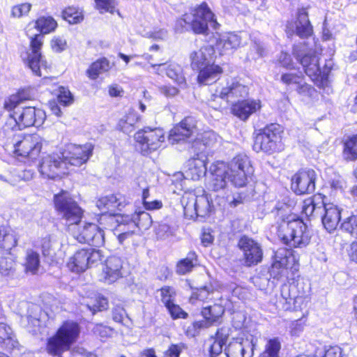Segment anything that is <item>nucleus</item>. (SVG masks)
<instances>
[{"label": "nucleus", "mask_w": 357, "mask_h": 357, "mask_svg": "<svg viewBox=\"0 0 357 357\" xmlns=\"http://www.w3.org/2000/svg\"><path fill=\"white\" fill-rule=\"evenodd\" d=\"M126 204L125 197L120 194L100 197L96 203L97 207L102 213L99 220L100 225H102V221L107 218L113 220L114 217L117 215L116 211H121Z\"/></svg>", "instance_id": "obj_15"}, {"label": "nucleus", "mask_w": 357, "mask_h": 357, "mask_svg": "<svg viewBox=\"0 0 357 357\" xmlns=\"http://www.w3.org/2000/svg\"><path fill=\"white\" fill-rule=\"evenodd\" d=\"M241 44V37L233 33L222 36L216 42L215 49L220 55L231 54Z\"/></svg>", "instance_id": "obj_29"}, {"label": "nucleus", "mask_w": 357, "mask_h": 357, "mask_svg": "<svg viewBox=\"0 0 357 357\" xmlns=\"http://www.w3.org/2000/svg\"><path fill=\"white\" fill-rule=\"evenodd\" d=\"M87 307L94 313L96 311H101L106 310L108 307V302L107 298L97 296L96 297V302L86 303Z\"/></svg>", "instance_id": "obj_52"}, {"label": "nucleus", "mask_w": 357, "mask_h": 357, "mask_svg": "<svg viewBox=\"0 0 357 357\" xmlns=\"http://www.w3.org/2000/svg\"><path fill=\"white\" fill-rule=\"evenodd\" d=\"M302 79L303 78L301 76L291 73L283 74L281 77L282 82L288 86H291L294 89Z\"/></svg>", "instance_id": "obj_57"}, {"label": "nucleus", "mask_w": 357, "mask_h": 357, "mask_svg": "<svg viewBox=\"0 0 357 357\" xmlns=\"http://www.w3.org/2000/svg\"><path fill=\"white\" fill-rule=\"evenodd\" d=\"M109 68L110 64L109 61L105 58L100 59L90 66L87 70V75L91 79H95L100 74L108 71Z\"/></svg>", "instance_id": "obj_40"}, {"label": "nucleus", "mask_w": 357, "mask_h": 357, "mask_svg": "<svg viewBox=\"0 0 357 357\" xmlns=\"http://www.w3.org/2000/svg\"><path fill=\"white\" fill-rule=\"evenodd\" d=\"M197 255L195 252H190L185 259L180 260L176 265V273L179 275H185L190 272L197 264Z\"/></svg>", "instance_id": "obj_38"}, {"label": "nucleus", "mask_w": 357, "mask_h": 357, "mask_svg": "<svg viewBox=\"0 0 357 357\" xmlns=\"http://www.w3.org/2000/svg\"><path fill=\"white\" fill-rule=\"evenodd\" d=\"M305 322L302 319L291 321L289 324V333L291 336H299L304 330Z\"/></svg>", "instance_id": "obj_60"}, {"label": "nucleus", "mask_w": 357, "mask_h": 357, "mask_svg": "<svg viewBox=\"0 0 357 357\" xmlns=\"http://www.w3.org/2000/svg\"><path fill=\"white\" fill-rule=\"evenodd\" d=\"M293 53L303 66L305 73L315 83H322L327 79L329 69L324 68L321 70L319 61V56L315 52L298 50V46L294 47Z\"/></svg>", "instance_id": "obj_9"}, {"label": "nucleus", "mask_w": 357, "mask_h": 357, "mask_svg": "<svg viewBox=\"0 0 357 357\" xmlns=\"http://www.w3.org/2000/svg\"><path fill=\"white\" fill-rule=\"evenodd\" d=\"M197 70H199L197 82L202 85L211 84L216 82L223 73L222 68L213 63L201 67Z\"/></svg>", "instance_id": "obj_30"}, {"label": "nucleus", "mask_w": 357, "mask_h": 357, "mask_svg": "<svg viewBox=\"0 0 357 357\" xmlns=\"http://www.w3.org/2000/svg\"><path fill=\"white\" fill-rule=\"evenodd\" d=\"M31 5L29 3L16 5L12 8V15L15 17H22L30 11Z\"/></svg>", "instance_id": "obj_61"}, {"label": "nucleus", "mask_w": 357, "mask_h": 357, "mask_svg": "<svg viewBox=\"0 0 357 357\" xmlns=\"http://www.w3.org/2000/svg\"><path fill=\"white\" fill-rule=\"evenodd\" d=\"M146 36L155 40H164L167 38L168 33L167 30L157 28L148 31Z\"/></svg>", "instance_id": "obj_63"}, {"label": "nucleus", "mask_w": 357, "mask_h": 357, "mask_svg": "<svg viewBox=\"0 0 357 357\" xmlns=\"http://www.w3.org/2000/svg\"><path fill=\"white\" fill-rule=\"evenodd\" d=\"M196 130L195 119L191 116L185 117L170 130L169 141L172 144L185 141L192 136Z\"/></svg>", "instance_id": "obj_19"}, {"label": "nucleus", "mask_w": 357, "mask_h": 357, "mask_svg": "<svg viewBox=\"0 0 357 357\" xmlns=\"http://www.w3.org/2000/svg\"><path fill=\"white\" fill-rule=\"evenodd\" d=\"M187 25L197 34H206L209 26L214 29L219 26L214 14L206 3L191 9L176 22L177 29L181 27V31Z\"/></svg>", "instance_id": "obj_6"}, {"label": "nucleus", "mask_w": 357, "mask_h": 357, "mask_svg": "<svg viewBox=\"0 0 357 357\" xmlns=\"http://www.w3.org/2000/svg\"><path fill=\"white\" fill-rule=\"evenodd\" d=\"M225 354L227 357H252L253 347L248 341L234 340L225 349Z\"/></svg>", "instance_id": "obj_31"}, {"label": "nucleus", "mask_w": 357, "mask_h": 357, "mask_svg": "<svg viewBox=\"0 0 357 357\" xmlns=\"http://www.w3.org/2000/svg\"><path fill=\"white\" fill-rule=\"evenodd\" d=\"M123 261L117 256L109 257L102 266L101 278L109 284L123 277Z\"/></svg>", "instance_id": "obj_20"}, {"label": "nucleus", "mask_w": 357, "mask_h": 357, "mask_svg": "<svg viewBox=\"0 0 357 357\" xmlns=\"http://www.w3.org/2000/svg\"><path fill=\"white\" fill-rule=\"evenodd\" d=\"M215 49L211 45H206L197 51L190 53V59L192 69L197 70L213 62L215 58Z\"/></svg>", "instance_id": "obj_26"}, {"label": "nucleus", "mask_w": 357, "mask_h": 357, "mask_svg": "<svg viewBox=\"0 0 357 357\" xmlns=\"http://www.w3.org/2000/svg\"><path fill=\"white\" fill-rule=\"evenodd\" d=\"M56 22L51 17H42L36 22L29 23L26 28V35L31 39V52L28 55L27 63L29 68L38 76H45L47 62L43 59L40 52L43 45L42 34L49 33L56 28Z\"/></svg>", "instance_id": "obj_4"}, {"label": "nucleus", "mask_w": 357, "mask_h": 357, "mask_svg": "<svg viewBox=\"0 0 357 357\" xmlns=\"http://www.w3.org/2000/svg\"><path fill=\"white\" fill-rule=\"evenodd\" d=\"M293 205L294 202H279L275 206L276 218L280 220L278 236L286 245L303 248L309 244L311 234L307 225L292 213Z\"/></svg>", "instance_id": "obj_3"}, {"label": "nucleus", "mask_w": 357, "mask_h": 357, "mask_svg": "<svg viewBox=\"0 0 357 357\" xmlns=\"http://www.w3.org/2000/svg\"><path fill=\"white\" fill-rule=\"evenodd\" d=\"M224 307L221 305L215 304L212 306L205 307L202 311V316L206 321L208 326L218 321L224 313Z\"/></svg>", "instance_id": "obj_36"}, {"label": "nucleus", "mask_w": 357, "mask_h": 357, "mask_svg": "<svg viewBox=\"0 0 357 357\" xmlns=\"http://www.w3.org/2000/svg\"><path fill=\"white\" fill-rule=\"evenodd\" d=\"M195 153L197 157L188 160V169L185 171L186 177L195 181L199 180L206 172V155Z\"/></svg>", "instance_id": "obj_28"}, {"label": "nucleus", "mask_w": 357, "mask_h": 357, "mask_svg": "<svg viewBox=\"0 0 357 357\" xmlns=\"http://www.w3.org/2000/svg\"><path fill=\"white\" fill-rule=\"evenodd\" d=\"M67 46L66 40L61 36H55L51 40V47L53 51L61 52L63 51Z\"/></svg>", "instance_id": "obj_64"}, {"label": "nucleus", "mask_w": 357, "mask_h": 357, "mask_svg": "<svg viewBox=\"0 0 357 357\" xmlns=\"http://www.w3.org/2000/svg\"><path fill=\"white\" fill-rule=\"evenodd\" d=\"M22 98L20 94L10 96L4 102V108L11 112L5 126V130H22L35 126H40L46 117L45 112L35 107H20Z\"/></svg>", "instance_id": "obj_5"}, {"label": "nucleus", "mask_w": 357, "mask_h": 357, "mask_svg": "<svg viewBox=\"0 0 357 357\" xmlns=\"http://www.w3.org/2000/svg\"><path fill=\"white\" fill-rule=\"evenodd\" d=\"M14 265L15 263L11 258H1L0 259V273L4 276L9 275L14 271Z\"/></svg>", "instance_id": "obj_54"}, {"label": "nucleus", "mask_w": 357, "mask_h": 357, "mask_svg": "<svg viewBox=\"0 0 357 357\" xmlns=\"http://www.w3.org/2000/svg\"><path fill=\"white\" fill-rule=\"evenodd\" d=\"M31 310L36 312L34 315L28 314L26 316V320L28 321V326L33 332L36 331V328L40 326V318L37 312L40 311V308L38 306L32 305Z\"/></svg>", "instance_id": "obj_58"}, {"label": "nucleus", "mask_w": 357, "mask_h": 357, "mask_svg": "<svg viewBox=\"0 0 357 357\" xmlns=\"http://www.w3.org/2000/svg\"><path fill=\"white\" fill-rule=\"evenodd\" d=\"M135 139L143 154H146L161 147L165 142V135L162 128L147 127L137 132Z\"/></svg>", "instance_id": "obj_13"}, {"label": "nucleus", "mask_w": 357, "mask_h": 357, "mask_svg": "<svg viewBox=\"0 0 357 357\" xmlns=\"http://www.w3.org/2000/svg\"><path fill=\"white\" fill-rule=\"evenodd\" d=\"M197 217H205L211 209V202L206 195L197 196L196 204Z\"/></svg>", "instance_id": "obj_44"}, {"label": "nucleus", "mask_w": 357, "mask_h": 357, "mask_svg": "<svg viewBox=\"0 0 357 357\" xmlns=\"http://www.w3.org/2000/svg\"><path fill=\"white\" fill-rule=\"evenodd\" d=\"M169 312L173 319L183 318L185 319L188 317V314L184 312L178 305L174 303L166 306Z\"/></svg>", "instance_id": "obj_62"}, {"label": "nucleus", "mask_w": 357, "mask_h": 357, "mask_svg": "<svg viewBox=\"0 0 357 357\" xmlns=\"http://www.w3.org/2000/svg\"><path fill=\"white\" fill-rule=\"evenodd\" d=\"M93 146L91 143L82 145L66 144L60 153L66 166L80 167L85 164L93 154Z\"/></svg>", "instance_id": "obj_12"}, {"label": "nucleus", "mask_w": 357, "mask_h": 357, "mask_svg": "<svg viewBox=\"0 0 357 357\" xmlns=\"http://www.w3.org/2000/svg\"><path fill=\"white\" fill-rule=\"evenodd\" d=\"M261 107L259 100H246L238 101L231 107L232 114L243 121L247 120L249 116Z\"/></svg>", "instance_id": "obj_27"}, {"label": "nucleus", "mask_w": 357, "mask_h": 357, "mask_svg": "<svg viewBox=\"0 0 357 357\" xmlns=\"http://www.w3.org/2000/svg\"><path fill=\"white\" fill-rule=\"evenodd\" d=\"M248 94V89L246 86L240 84L238 82L231 80L227 82L225 86L218 89L213 95L214 98L222 99L245 98Z\"/></svg>", "instance_id": "obj_25"}, {"label": "nucleus", "mask_w": 357, "mask_h": 357, "mask_svg": "<svg viewBox=\"0 0 357 357\" xmlns=\"http://www.w3.org/2000/svg\"><path fill=\"white\" fill-rule=\"evenodd\" d=\"M160 295L162 302L165 306L174 303V298L176 296L174 289L169 286L163 287L160 289Z\"/></svg>", "instance_id": "obj_53"}, {"label": "nucleus", "mask_w": 357, "mask_h": 357, "mask_svg": "<svg viewBox=\"0 0 357 357\" xmlns=\"http://www.w3.org/2000/svg\"><path fill=\"white\" fill-rule=\"evenodd\" d=\"M341 228L343 231L357 238V215H351L347 218L342 223Z\"/></svg>", "instance_id": "obj_49"}, {"label": "nucleus", "mask_w": 357, "mask_h": 357, "mask_svg": "<svg viewBox=\"0 0 357 357\" xmlns=\"http://www.w3.org/2000/svg\"><path fill=\"white\" fill-rule=\"evenodd\" d=\"M343 154L346 160H355L357 159V135L344 143Z\"/></svg>", "instance_id": "obj_42"}, {"label": "nucleus", "mask_w": 357, "mask_h": 357, "mask_svg": "<svg viewBox=\"0 0 357 357\" xmlns=\"http://www.w3.org/2000/svg\"><path fill=\"white\" fill-rule=\"evenodd\" d=\"M213 291V287L211 285L202 287L192 293L190 302L195 304L197 301H204L211 299L210 296Z\"/></svg>", "instance_id": "obj_43"}, {"label": "nucleus", "mask_w": 357, "mask_h": 357, "mask_svg": "<svg viewBox=\"0 0 357 357\" xmlns=\"http://www.w3.org/2000/svg\"><path fill=\"white\" fill-rule=\"evenodd\" d=\"M295 90L303 97H312L316 93L315 89L310 85L305 83L303 79L296 86Z\"/></svg>", "instance_id": "obj_59"}, {"label": "nucleus", "mask_w": 357, "mask_h": 357, "mask_svg": "<svg viewBox=\"0 0 357 357\" xmlns=\"http://www.w3.org/2000/svg\"><path fill=\"white\" fill-rule=\"evenodd\" d=\"M324 212L321 217L322 224L328 232L335 231L340 221L341 209L335 204L322 202Z\"/></svg>", "instance_id": "obj_23"}, {"label": "nucleus", "mask_w": 357, "mask_h": 357, "mask_svg": "<svg viewBox=\"0 0 357 357\" xmlns=\"http://www.w3.org/2000/svg\"><path fill=\"white\" fill-rule=\"evenodd\" d=\"M324 197V196L319 194L313 197L305 199L302 205L303 213L307 216L313 215L314 213H319L323 208L322 202H325Z\"/></svg>", "instance_id": "obj_33"}, {"label": "nucleus", "mask_w": 357, "mask_h": 357, "mask_svg": "<svg viewBox=\"0 0 357 357\" xmlns=\"http://www.w3.org/2000/svg\"><path fill=\"white\" fill-rule=\"evenodd\" d=\"M23 266L26 273H38L40 267V255L32 249H28L26 251Z\"/></svg>", "instance_id": "obj_34"}, {"label": "nucleus", "mask_w": 357, "mask_h": 357, "mask_svg": "<svg viewBox=\"0 0 357 357\" xmlns=\"http://www.w3.org/2000/svg\"><path fill=\"white\" fill-rule=\"evenodd\" d=\"M103 259V253L100 250L92 248L81 249L68 259L67 267L72 272L82 273L96 266Z\"/></svg>", "instance_id": "obj_11"}, {"label": "nucleus", "mask_w": 357, "mask_h": 357, "mask_svg": "<svg viewBox=\"0 0 357 357\" xmlns=\"http://www.w3.org/2000/svg\"><path fill=\"white\" fill-rule=\"evenodd\" d=\"M238 246L243 253L245 264L248 266L261 262L263 252L260 245L248 236H243L238 242Z\"/></svg>", "instance_id": "obj_18"}, {"label": "nucleus", "mask_w": 357, "mask_h": 357, "mask_svg": "<svg viewBox=\"0 0 357 357\" xmlns=\"http://www.w3.org/2000/svg\"><path fill=\"white\" fill-rule=\"evenodd\" d=\"M66 166L62 156L53 153L43 158L39 166L40 174L48 178L54 179L67 174Z\"/></svg>", "instance_id": "obj_16"}, {"label": "nucleus", "mask_w": 357, "mask_h": 357, "mask_svg": "<svg viewBox=\"0 0 357 357\" xmlns=\"http://www.w3.org/2000/svg\"><path fill=\"white\" fill-rule=\"evenodd\" d=\"M16 244L17 241L15 236L9 233L5 228H0V248L10 250Z\"/></svg>", "instance_id": "obj_46"}, {"label": "nucleus", "mask_w": 357, "mask_h": 357, "mask_svg": "<svg viewBox=\"0 0 357 357\" xmlns=\"http://www.w3.org/2000/svg\"><path fill=\"white\" fill-rule=\"evenodd\" d=\"M282 129L278 124H271L266 126L255 138L253 149L257 152L264 151L272 153L283 149L282 142Z\"/></svg>", "instance_id": "obj_8"}, {"label": "nucleus", "mask_w": 357, "mask_h": 357, "mask_svg": "<svg viewBox=\"0 0 357 357\" xmlns=\"http://www.w3.org/2000/svg\"><path fill=\"white\" fill-rule=\"evenodd\" d=\"M209 172V188L218 191L225 189L229 182L236 188L245 186L254 169L249 158L245 154H238L229 163L214 162L210 166Z\"/></svg>", "instance_id": "obj_2"}, {"label": "nucleus", "mask_w": 357, "mask_h": 357, "mask_svg": "<svg viewBox=\"0 0 357 357\" xmlns=\"http://www.w3.org/2000/svg\"><path fill=\"white\" fill-rule=\"evenodd\" d=\"M228 334L223 333V329L218 330L216 333V338L210 346L211 357H216L222 351V346L225 344Z\"/></svg>", "instance_id": "obj_41"}, {"label": "nucleus", "mask_w": 357, "mask_h": 357, "mask_svg": "<svg viewBox=\"0 0 357 357\" xmlns=\"http://www.w3.org/2000/svg\"><path fill=\"white\" fill-rule=\"evenodd\" d=\"M140 121V116L137 112L132 109H128V112L121 117L117 124V128L126 134L132 132L135 125Z\"/></svg>", "instance_id": "obj_32"}, {"label": "nucleus", "mask_w": 357, "mask_h": 357, "mask_svg": "<svg viewBox=\"0 0 357 357\" xmlns=\"http://www.w3.org/2000/svg\"><path fill=\"white\" fill-rule=\"evenodd\" d=\"M17 343L11 328L5 324L0 323V346L6 349H12Z\"/></svg>", "instance_id": "obj_37"}, {"label": "nucleus", "mask_w": 357, "mask_h": 357, "mask_svg": "<svg viewBox=\"0 0 357 357\" xmlns=\"http://www.w3.org/2000/svg\"><path fill=\"white\" fill-rule=\"evenodd\" d=\"M96 8L100 13H114L116 6V0H95Z\"/></svg>", "instance_id": "obj_51"}, {"label": "nucleus", "mask_w": 357, "mask_h": 357, "mask_svg": "<svg viewBox=\"0 0 357 357\" xmlns=\"http://www.w3.org/2000/svg\"><path fill=\"white\" fill-rule=\"evenodd\" d=\"M13 144L14 153L17 156L34 160L39 156L44 139L38 134L20 137Z\"/></svg>", "instance_id": "obj_14"}, {"label": "nucleus", "mask_w": 357, "mask_h": 357, "mask_svg": "<svg viewBox=\"0 0 357 357\" xmlns=\"http://www.w3.org/2000/svg\"><path fill=\"white\" fill-rule=\"evenodd\" d=\"M117 217L119 218V216ZM120 218L121 220L116 219V221L120 223L118 229L121 231L118 235L120 243H123L126 239L132 236L135 227L147 229L152 224L150 214L144 211H136L132 215H123Z\"/></svg>", "instance_id": "obj_10"}, {"label": "nucleus", "mask_w": 357, "mask_h": 357, "mask_svg": "<svg viewBox=\"0 0 357 357\" xmlns=\"http://www.w3.org/2000/svg\"><path fill=\"white\" fill-rule=\"evenodd\" d=\"M165 66L166 64L164 66L162 73L164 70H166V75L168 77L179 85L185 84V78L183 74V69L181 66L176 63H170L167 67H165Z\"/></svg>", "instance_id": "obj_39"}, {"label": "nucleus", "mask_w": 357, "mask_h": 357, "mask_svg": "<svg viewBox=\"0 0 357 357\" xmlns=\"http://www.w3.org/2000/svg\"><path fill=\"white\" fill-rule=\"evenodd\" d=\"M264 45L259 40H255L250 47V51L248 53V57L256 60L262 57L265 54Z\"/></svg>", "instance_id": "obj_50"}, {"label": "nucleus", "mask_w": 357, "mask_h": 357, "mask_svg": "<svg viewBox=\"0 0 357 357\" xmlns=\"http://www.w3.org/2000/svg\"><path fill=\"white\" fill-rule=\"evenodd\" d=\"M63 17L69 24H77L84 19L82 11L74 7H69L63 11Z\"/></svg>", "instance_id": "obj_45"}, {"label": "nucleus", "mask_w": 357, "mask_h": 357, "mask_svg": "<svg viewBox=\"0 0 357 357\" xmlns=\"http://www.w3.org/2000/svg\"><path fill=\"white\" fill-rule=\"evenodd\" d=\"M184 215L187 218L193 219L197 217L196 204L197 195L194 193H185L181 200Z\"/></svg>", "instance_id": "obj_35"}, {"label": "nucleus", "mask_w": 357, "mask_h": 357, "mask_svg": "<svg viewBox=\"0 0 357 357\" xmlns=\"http://www.w3.org/2000/svg\"><path fill=\"white\" fill-rule=\"evenodd\" d=\"M316 172L311 169L296 173L291 178V189L298 194L311 193L315 189Z\"/></svg>", "instance_id": "obj_17"}, {"label": "nucleus", "mask_w": 357, "mask_h": 357, "mask_svg": "<svg viewBox=\"0 0 357 357\" xmlns=\"http://www.w3.org/2000/svg\"><path fill=\"white\" fill-rule=\"evenodd\" d=\"M307 305V302L303 296H297L292 299L291 298H285V304L282 306L284 310H301Z\"/></svg>", "instance_id": "obj_48"}, {"label": "nucleus", "mask_w": 357, "mask_h": 357, "mask_svg": "<svg viewBox=\"0 0 357 357\" xmlns=\"http://www.w3.org/2000/svg\"><path fill=\"white\" fill-rule=\"evenodd\" d=\"M80 333L79 325L72 321L64 322L56 333L47 340L45 350L52 356L63 357L77 341Z\"/></svg>", "instance_id": "obj_7"}, {"label": "nucleus", "mask_w": 357, "mask_h": 357, "mask_svg": "<svg viewBox=\"0 0 357 357\" xmlns=\"http://www.w3.org/2000/svg\"><path fill=\"white\" fill-rule=\"evenodd\" d=\"M220 137L213 130H206L198 134L193 142L192 149L195 153L206 155L207 149L215 146L220 143Z\"/></svg>", "instance_id": "obj_24"}, {"label": "nucleus", "mask_w": 357, "mask_h": 357, "mask_svg": "<svg viewBox=\"0 0 357 357\" xmlns=\"http://www.w3.org/2000/svg\"><path fill=\"white\" fill-rule=\"evenodd\" d=\"M281 349V343L278 338L275 337L269 340L265 347L264 352V357H279V352Z\"/></svg>", "instance_id": "obj_47"}, {"label": "nucleus", "mask_w": 357, "mask_h": 357, "mask_svg": "<svg viewBox=\"0 0 357 357\" xmlns=\"http://www.w3.org/2000/svg\"><path fill=\"white\" fill-rule=\"evenodd\" d=\"M291 255V251L286 248H281L277 250L270 270L271 276L278 280L288 278L287 264Z\"/></svg>", "instance_id": "obj_22"}, {"label": "nucleus", "mask_w": 357, "mask_h": 357, "mask_svg": "<svg viewBox=\"0 0 357 357\" xmlns=\"http://www.w3.org/2000/svg\"><path fill=\"white\" fill-rule=\"evenodd\" d=\"M287 33L289 36L296 34L301 38H307L312 33V26L305 9L299 10L295 22H289L286 26Z\"/></svg>", "instance_id": "obj_21"}, {"label": "nucleus", "mask_w": 357, "mask_h": 357, "mask_svg": "<svg viewBox=\"0 0 357 357\" xmlns=\"http://www.w3.org/2000/svg\"><path fill=\"white\" fill-rule=\"evenodd\" d=\"M58 100L63 106H68L73 103V98L70 91L63 87L61 86L59 89Z\"/></svg>", "instance_id": "obj_56"}, {"label": "nucleus", "mask_w": 357, "mask_h": 357, "mask_svg": "<svg viewBox=\"0 0 357 357\" xmlns=\"http://www.w3.org/2000/svg\"><path fill=\"white\" fill-rule=\"evenodd\" d=\"M208 325L207 324L206 321H198L192 323L190 326H188L185 331V333L188 336L195 337L197 335L199 331L204 328H208Z\"/></svg>", "instance_id": "obj_55"}, {"label": "nucleus", "mask_w": 357, "mask_h": 357, "mask_svg": "<svg viewBox=\"0 0 357 357\" xmlns=\"http://www.w3.org/2000/svg\"><path fill=\"white\" fill-rule=\"evenodd\" d=\"M54 203L58 214L65 220L68 231L77 241L96 247L104 245L105 234L100 227L89 222L79 225L83 211L68 192L61 191L55 195Z\"/></svg>", "instance_id": "obj_1"}]
</instances>
